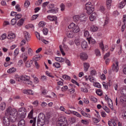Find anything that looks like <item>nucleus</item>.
<instances>
[{
    "instance_id": "obj_55",
    "label": "nucleus",
    "mask_w": 126,
    "mask_h": 126,
    "mask_svg": "<svg viewBox=\"0 0 126 126\" xmlns=\"http://www.w3.org/2000/svg\"><path fill=\"white\" fill-rule=\"evenodd\" d=\"M22 57L23 59L24 62H26L27 61V59H28V57L27 56L25 55V53H24L22 55Z\"/></svg>"
},
{
    "instance_id": "obj_2",
    "label": "nucleus",
    "mask_w": 126,
    "mask_h": 126,
    "mask_svg": "<svg viewBox=\"0 0 126 126\" xmlns=\"http://www.w3.org/2000/svg\"><path fill=\"white\" fill-rule=\"evenodd\" d=\"M46 123V117L45 114L42 113L39 114L37 119V126H43Z\"/></svg>"
},
{
    "instance_id": "obj_59",
    "label": "nucleus",
    "mask_w": 126,
    "mask_h": 126,
    "mask_svg": "<svg viewBox=\"0 0 126 126\" xmlns=\"http://www.w3.org/2000/svg\"><path fill=\"white\" fill-rule=\"evenodd\" d=\"M69 122H70L71 124H73L75 123V119L74 117H71L69 119Z\"/></svg>"
},
{
    "instance_id": "obj_29",
    "label": "nucleus",
    "mask_w": 126,
    "mask_h": 126,
    "mask_svg": "<svg viewBox=\"0 0 126 126\" xmlns=\"http://www.w3.org/2000/svg\"><path fill=\"white\" fill-rule=\"evenodd\" d=\"M89 79L90 82H92L93 83H94L95 82H96V79L92 76H89Z\"/></svg>"
},
{
    "instance_id": "obj_58",
    "label": "nucleus",
    "mask_w": 126,
    "mask_h": 126,
    "mask_svg": "<svg viewBox=\"0 0 126 126\" xmlns=\"http://www.w3.org/2000/svg\"><path fill=\"white\" fill-rule=\"evenodd\" d=\"M18 54H19V49L18 48H16L14 51V55L16 57Z\"/></svg>"
},
{
    "instance_id": "obj_14",
    "label": "nucleus",
    "mask_w": 126,
    "mask_h": 126,
    "mask_svg": "<svg viewBox=\"0 0 126 126\" xmlns=\"http://www.w3.org/2000/svg\"><path fill=\"white\" fill-rule=\"evenodd\" d=\"M106 8L110 10L111 6H112V0H106Z\"/></svg>"
},
{
    "instance_id": "obj_44",
    "label": "nucleus",
    "mask_w": 126,
    "mask_h": 126,
    "mask_svg": "<svg viewBox=\"0 0 126 126\" xmlns=\"http://www.w3.org/2000/svg\"><path fill=\"white\" fill-rule=\"evenodd\" d=\"M94 87H96L97 88H101V85L98 82H95L94 83Z\"/></svg>"
},
{
    "instance_id": "obj_32",
    "label": "nucleus",
    "mask_w": 126,
    "mask_h": 126,
    "mask_svg": "<svg viewBox=\"0 0 126 126\" xmlns=\"http://www.w3.org/2000/svg\"><path fill=\"white\" fill-rule=\"evenodd\" d=\"M72 114H73L74 116L78 117V118H82V115L76 111H72Z\"/></svg>"
},
{
    "instance_id": "obj_45",
    "label": "nucleus",
    "mask_w": 126,
    "mask_h": 126,
    "mask_svg": "<svg viewBox=\"0 0 126 126\" xmlns=\"http://www.w3.org/2000/svg\"><path fill=\"white\" fill-rule=\"evenodd\" d=\"M28 54L31 57L33 56V50L31 48H29L28 50Z\"/></svg>"
},
{
    "instance_id": "obj_20",
    "label": "nucleus",
    "mask_w": 126,
    "mask_h": 126,
    "mask_svg": "<svg viewBox=\"0 0 126 126\" xmlns=\"http://www.w3.org/2000/svg\"><path fill=\"white\" fill-rule=\"evenodd\" d=\"M84 36L87 38V40L90 37V33H89V31L88 30H84Z\"/></svg>"
},
{
    "instance_id": "obj_30",
    "label": "nucleus",
    "mask_w": 126,
    "mask_h": 126,
    "mask_svg": "<svg viewBox=\"0 0 126 126\" xmlns=\"http://www.w3.org/2000/svg\"><path fill=\"white\" fill-rule=\"evenodd\" d=\"M15 71H16V69L15 67L10 68L7 70L8 73H13Z\"/></svg>"
},
{
    "instance_id": "obj_4",
    "label": "nucleus",
    "mask_w": 126,
    "mask_h": 126,
    "mask_svg": "<svg viewBox=\"0 0 126 126\" xmlns=\"http://www.w3.org/2000/svg\"><path fill=\"white\" fill-rule=\"evenodd\" d=\"M86 9L88 14H91L94 11V6L91 2H88L86 4Z\"/></svg>"
},
{
    "instance_id": "obj_43",
    "label": "nucleus",
    "mask_w": 126,
    "mask_h": 126,
    "mask_svg": "<svg viewBox=\"0 0 126 126\" xmlns=\"http://www.w3.org/2000/svg\"><path fill=\"white\" fill-rule=\"evenodd\" d=\"M63 79H65V80H70L71 79L70 77H69L67 75H63Z\"/></svg>"
},
{
    "instance_id": "obj_27",
    "label": "nucleus",
    "mask_w": 126,
    "mask_h": 126,
    "mask_svg": "<svg viewBox=\"0 0 126 126\" xmlns=\"http://www.w3.org/2000/svg\"><path fill=\"white\" fill-rule=\"evenodd\" d=\"M55 60L56 62H59V63H63L64 62V59L62 57H55Z\"/></svg>"
},
{
    "instance_id": "obj_9",
    "label": "nucleus",
    "mask_w": 126,
    "mask_h": 126,
    "mask_svg": "<svg viewBox=\"0 0 126 126\" xmlns=\"http://www.w3.org/2000/svg\"><path fill=\"white\" fill-rule=\"evenodd\" d=\"M112 69L113 71H115V72H118V71H119V62H118V60H115L113 63L112 66Z\"/></svg>"
},
{
    "instance_id": "obj_24",
    "label": "nucleus",
    "mask_w": 126,
    "mask_h": 126,
    "mask_svg": "<svg viewBox=\"0 0 126 126\" xmlns=\"http://www.w3.org/2000/svg\"><path fill=\"white\" fill-rule=\"evenodd\" d=\"M81 114L83 117H86V118H91V115L90 114L86 113V112L83 111V110L81 112Z\"/></svg>"
},
{
    "instance_id": "obj_54",
    "label": "nucleus",
    "mask_w": 126,
    "mask_h": 126,
    "mask_svg": "<svg viewBox=\"0 0 126 126\" xmlns=\"http://www.w3.org/2000/svg\"><path fill=\"white\" fill-rule=\"evenodd\" d=\"M59 48L63 56H65V53H64V52H63V46L60 45L59 46Z\"/></svg>"
},
{
    "instance_id": "obj_10",
    "label": "nucleus",
    "mask_w": 126,
    "mask_h": 126,
    "mask_svg": "<svg viewBox=\"0 0 126 126\" xmlns=\"http://www.w3.org/2000/svg\"><path fill=\"white\" fill-rule=\"evenodd\" d=\"M10 118L9 117H4L3 118V124L5 126H9L10 125Z\"/></svg>"
},
{
    "instance_id": "obj_42",
    "label": "nucleus",
    "mask_w": 126,
    "mask_h": 126,
    "mask_svg": "<svg viewBox=\"0 0 126 126\" xmlns=\"http://www.w3.org/2000/svg\"><path fill=\"white\" fill-rule=\"evenodd\" d=\"M96 93L97 95H98V96H102L103 95V93H102V90L100 89H98L96 91Z\"/></svg>"
},
{
    "instance_id": "obj_18",
    "label": "nucleus",
    "mask_w": 126,
    "mask_h": 126,
    "mask_svg": "<svg viewBox=\"0 0 126 126\" xmlns=\"http://www.w3.org/2000/svg\"><path fill=\"white\" fill-rule=\"evenodd\" d=\"M99 47L101 49L102 52H105V51L108 50V46H105L104 47V44H103V42L99 43Z\"/></svg>"
},
{
    "instance_id": "obj_3",
    "label": "nucleus",
    "mask_w": 126,
    "mask_h": 126,
    "mask_svg": "<svg viewBox=\"0 0 126 126\" xmlns=\"http://www.w3.org/2000/svg\"><path fill=\"white\" fill-rule=\"evenodd\" d=\"M17 115H19V118H20V119H25V117H26L27 110L25 107H21L18 109V112H17Z\"/></svg>"
},
{
    "instance_id": "obj_33",
    "label": "nucleus",
    "mask_w": 126,
    "mask_h": 126,
    "mask_svg": "<svg viewBox=\"0 0 126 126\" xmlns=\"http://www.w3.org/2000/svg\"><path fill=\"white\" fill-rule=\"evenodd\" d=\"M74 33L73 32H69L67 33V37L68 38H73V36H74Z\"/></svg>"
},
{
    "instance_id": "obj_8",
    "label": "nucleus",
    "mask_w": 126,
    "mask_h": 126,
    "mask_svg": "<svg viewBox=\"0 0 126 126\" xmlns=\"http://www.w3.org/2000/svg\"><path fill=\"white\" fill-rule=\"evenodd\" d=\"M33 109H32L30 112L29 113L28 118L30 120L31 119H32V120H31L30 121V124H32V126H35L36 125V118H33Z\"/></svg>"
},
{
    "instance_id": "obj_41",
    "label": "nucleus",
    "mask_w": 126,
    "mask_h": 126,
    "mask_svg": "<svg viewBox=\"0 0 126 126\" xmlns=\"http://www.w3.org/2000/svg\"><path fill=\"white\" fill-rule=\"evenodd\" d=\"M95 55L96 57H100L101 56V53L100 52V50L99 49H96L95 50Z\"/></svg>"
},
{
    "instance_id": "obj_53",
    "label": "nucleus",
    "mask_w": 126,
    "mask_h": 126,
    "mask_svg": "<svg viewBox=\"0 0 126 126\" xmlns=\"http://www.w3.org/2000/svg\"><path fill=\"white\" fill-rule=\"evenodd\" d=\"M15 9L17 11H18L19 12L21 11V8H20V5H19V4L16 5Z\"/></svg>"
},
{
    "instance_id": "obj_36",
    "label": "nucleus",
    "mask_w": 126,
    "mask_h": 126,
    "mask_svg": "<svg viewBox=\"0 0 126 126\" xmlns=\"http://www.w3.org/2000/svg\"><path fill=\"white\" fill-rule=\"evenodd\" d=\"M53 66H55L56 68H61V64L58 62H55L53 64Z\"/></svg>"
},
{
    "instance_id": "obj_5",
    "label": "nucleus",
    "mask_w": 126,
    "mask_h": 126,
    "mask_svg": "<svg viewBox=\"0 0 126 126\" xmlns=\"http://www.w3.org/2000/svg\"><path fill=\"white\" fill-rule=\"evenodd\" d=\"M74 21L77 22V21H84L87 17L84 14H82L79 15H75L73 17Z\"/></svg>"
},
{
    "instance_id": "obj_56",
    "label": "nucleus",
    "mask_w": 126,
    "mask_h": 126,
    "mask_svg": "<svg viewBox=\"0 0 126 126\" xmlns=\"http://www.w3.org/2000/svg\"><path fill=\"white\" fill-rule=\"evenodd\" d=\"M93 121L95 124H97L100 122V119L99 118H93Z\"/></svg>"
},
{
    "instance_id": "obj_12",
    "label": "nucleus",
    "mask_w": 126,
    "mask_h": 126,
    "mask_svg": "<svg viewBox=\"0 0 126 126\" xmlns=\"http://www.w3.org/2000/svg\"><path fill=\"white\" fill-rule=\"evenodd\" d=\"M24 36L26 41H27V42H29V41H30V38H31V36L30 35V34L29 33V32H28L25 31L24 32Z\"/></svg>"
},
{
    "instance_id": "obj_62",
    "label": "nucleus",
    "mask_w": 126,
    "mask_h": 126,
    "mask_svg": "<svg viewBox=\"0 0 126 126\" xmlns=\"http://www.w3.org/2000/svg\"><path fill=\"white\" fill-rule=\"evenodd\" d=\"M6 38V34L3 33L1 35L0 39L1 40H5Z\"/></svg>"
},
{
    "instance_id": "obj_51",
    "label": "nucleus",
    "mask_w": 126,
    "mask_h": 126,
    "mask_svg": "<svg viewBox=\"0 0 126 126\" xmlns=\"http://www.w3.org/2000/svg\"><path fill=\"white\" fill-rule=\"evenodd\" d=\"M29 5H30V2H29V1H28V0H26L24 3L25 7L27 8V7H28L29 6Z\"/></svg>"
},
{
    "instance_id": "obj_50",
    "label": "nucleus",
    "mask_w": 126,
    "mask_h": 126,
    "mask_svg": "<svg viewBox=\"0 0 126 126\" xmlns=\"http://www.w3.org/2000/svg\"><path fill=\"white\" fill-rule=\"evenodd\" d=\"M103 110H104V111H105V112H106V113H107L108 114H109V113H110V109H109V108H108V107H107L106 106L103 105Z\"/></svg>"
},
{
    "instance_id": "obj_38",
    "label": "nucleus",
    "mask_w": 126,
    "mask_h": 126,
    "mask_svg": "<svg viewBox=\"0 0 126 126\" xmlns=\"http://www.w3.org/2000/svg\"><path fill=\"white\" fill-rule=\"evenodd\" d=\"M81 91L82 92H84V93H88V89H87V88L84 87H82L81 88Z\"/></svg>"
},
{
    "instance_id": "obj_28",
    "label": "nucleus",
    "mask_w": 126,
    "mask_h": 126,
    "mask_svg": "<svg viewBox=\"0 0 126 126\" xmlns=\"http://www.w3.org/2000/svg\"><path fill=\"white\" fill-rule=\"evenodd\" d=\"M126 4V3L124 1H122L118 4V7L119 8H124Z\"/></svg>"
},
{
    "instance_id": "obj_1",
    "label": "nucleus",
    "mask_w": 126,
    "mask_h": 126,
    "mask_svg": "<svg viewBox=\"0 0 126 126\" xmlns=\"http://www.w3.org/2000/svg\"><path fill=\"white\" fill-rule=\"evenodd\" d=\"M6 116H8L9 118L11 119H16V118H19V115H17V110L16 109L8 108L5 112Z\"/></svg>"
},
{
    "instance_id": "obj_46",
    "label": "nucleus",
    "mask_w": 126,
    "mask_h": 126,
    "mask_svg": "<svg viewBox=\"0 0 126 126\" xmlns=\"http://www.w3.org/2000/svg\"><path fill=\"white\" fill-rule=\"evenodd\" d=\"M32 64V61H27L26 63V67H30Z\"/></svg>"
},
{
    "instance_id": "obj_49",
    "label": "nucleus",
    "mask_w": 126,
    "mask_h": 126,
    "mask_svg": "<svg viewBox=\"0 0 126 126\" xmlns=\"http://www.w3.org/2000/svg\"><path fill=\"white\" fill-rule=\"evenodd\" d=\"M42 32L44 35H47L48 32H49V30L46 28H44L42 30Z\"/></svg>"
},
{
    "instance_id": "obj_22",
    "label": "nucleus",
    "mask_w": 126,
    "mask_h": 126,
    "mask_svg": "<svg viewBox=\"0 0 126 126\" xmlns=\"http://www.w3.org/2000/svg\"><path fill=\"white\" fill-rule=\"evenodd\" d=\"M108 105L109 107L110 108V109H111L112 110H114V106L113 105V101H112V99H108Z\"/></svg>"
},
{
    "instance_id": "obj_25",
    "label": "nucleus",
    "mask_w": 126,
    "mask_h": 126,
    "mask_svg": "<svg viewBox=\"0 0 126 126\" xmlns=\"http://www.w3.org/2000/svg\"><path fill=\"white\" fill-rule=\"evenodd\" d=\"M81 47L82 49H86L87 47H88V44H87V42L86 41H82L81 43Z\"/></svg>"
},
{
    "instance_id": "obj_64",
    "label": "nucleus",
    "mask_w": 126,
    "mask_h": 126,
    "mask_svg": "<svg viewBox=\"0 0 126 126\" xmlns=\"http://www.w3.org/2000/svg\"><path fill=\"white\" fill-rule=\"evenodd\" d=\"M108 23H109V18L106 17L105 21H104V25H107V24H108Z\"/></svg>"
},
{
    "instance_id": "obj_17",
    "label": "nucleus",
    "mask_w": 126,
    "mask_h": 126,
    "mask_svg": "<svg viewBox=\"0 0 126 126\" xmlns=\"http://www.w3.org/2000/svg\"><path fill=\"white\" fill-rule=\"evenodd\" d=\"M120 102H121L122 104H124L126 105V95H123L120 97Z\"/></svg>"
},
{
    "instance_id": "obj_31",
    "label": "nucleus",
    "mask_w": 126,
    "mask_h": 126,
    "mask_svg": "<svg viewBox=\"0 0 126 126\" xmlns=\"http://www.w3.org/2000/svg\"><path fill=\"white\" fill-rule=\"evenodd\" d=\"M18 126H25V120H21L18 123Z\"/></svg>"
},
{
    "instance_id": "obj_57",
    "label": "nucleus",
    "mask_w": 126,
    "mask_h": 126,
    "mask_svg": "<svg viewBox=\"0 0 126 126\" xmlns=\"http://www.w3.org/2000/svg\"><path fill=\"white\" fill-rule=\"evenodd\" d=\"M100 115L102 118H106L107 116V114H106V112L105 111H101Z\"/></svg>"
},
{
    "instance_id": "obj_23",
    "label": "nucleus",
    "mask_w": 126,
    "mask_h": 126,
    "mask_svg": "<svg viewBox=\"0 0 126 126\" xmlns=\"http://www.w3.org/2000/svg\"><path fill=\"white\" fill-rule=\"evenodd\" d=\"M90 29L92 32H96V31H98L99 29L98 28V27L96 26H91Z\"/></svg>"
},
{
    "instance_id": "obj_7",
    "label": "nucleus",
    "mask_w": 126,
    "mask_h": 126,
    "mask_svg": "<svg viewBox=\"0 0 126 126\" xmlns=\"http://www.w3.org/2000/svg\"><path fill=\"white\" fill-rule=\"evenodd\" d=\"M68 28L69 29H72V32L74 33H78L79 32V27L76 25L75 24L72 23H71L69 26H68Z\"/></svg>"
},
{
    "instance_id": "obj_40",
    "label": "nucleus",
    "mask_w": 126,
    "mask_h": 126,
    "mask_svg": "<svg viewBox=\"0 0 126 126\" xmlns=\"http://www.w3.org/2000/svg\"><path fill=\"white\" fill-rule=\"evenodd\" d=\"M0 109L2 110V111H3L5 109V103L2 102L0 106Z\"/></svg>"
},
{
    "instance_id": "obj_19",
    "label": "nucleus",
    "mask_w": 126,
    "mask_h": 126,
    "mask_svg": "<svg viewBox=\"0 0 126 126\" xmlns=\"http://www.w3.org/2000/svg\"><path fill=\"white\" fill-rule=\"evenodd\" d=\"M96 17H97V14L96 13H93L90 16V20L91 21H94L96 19Z\"/></svg>"
},
{
    "instance_id": "obj_26",
    "label": "nucleus",
    "mask_w": 126,
    "mask_h": 126,
    "mask_svg": "<svg viewBox=\"0 0 126 126\" xmlns=\"http://www.w3.org/2000/svg\"><path fill=\"white\" fill-rule=\"evenodd\" d=\"M90 65L87 63H84V69L85 71H87L89 68Z\"/></svg>"
},
{
    "instance_id": "obj_15",
    "label": "nucleus",
    "mask_w": 126,
    "mask_h": 126,
    "mask_svg": "<svg viewBox=\"0 0 126 126\" xmlns=\"http://www.w3.org/2000/svg\"><path fill=\"white\" fill-rule=\"evenodd\" d=\"M15 34L9 32L7 36V38L8 39V40H13V39L15 38Z\"/></svg>"
},
{
    "instance_id": "obj_60",
    "label": "nucleus",
    "mask_w": 126,
    "mask_h": 126,
    "mask_svg": "<svg viewBox=\"0 0 126 126\" xmlns=\"http://www.w3.org/2000/svg\"><path fill=\"white\" fill-rule=\"evenodd\" d=\"M11 24L12 25H15L16 24V19H12L11 21Z\"/></svg>"
},
{
    "instance_id": "obj_37",
    "label": "nucleus",
    "mask_w": 126,
    "mask_h": 126,
    "mask_svg": "<svg viewBox=\"0 0 126 126\" xmlns=\"http://www.w3.org/2000/svg\"><path fill=\"white\" fill-rule=\"evenodd\" d=\"M95 75H97V72L96 70H93L90 72V76H95Z\"/></svg>"
},
{
    "instance_id": "obj_39",
    "label": "nucleus",
    "mask_w": 126,
    "mask_h": 126,
    "mask_svg": "<svg viewBox=\"0 0 126 126\" xmlns=\"http://www.w3.org/2000/svg\"><path fill=\"white\" fill-rule=\"evenodd\" d=\"M121 93L123 96H126V88L122 89Z\"/></svg>"
},
{
    "instance_id": "obj_35",
    "label": "nucleus",
    "mask_w": 126,
    "mask_h": 126,
    "mask_svg": "<svg viewBox=\"0 0 126 126\" xmlns=\"http://www.w3.org/2000/svg\"><path fill=\"white\" fill-rule=\"evenodd\" d=\"M81 123L83 125H89V121L88 120L83 119L81 120Z\"/></svg>"
},
{
    "instance_id": "obj_48",
    "label": "nucleus",
    "mask_w": 126,
    "mask_h": 126,
    "mask_svg": "<svg viewBox=\"0 0 126 126\" xmlns=\"http://www.w3.org/2000/svg\"><path fill=\"white\" fill-rule=\"evenodd\" d=\"M58 13L57 10L51 9L47 11V13Z\"/></svg>"
},
{
    "instance_id": "obj_21",
    "label": "nucleus",
    "mask_w": 126,
    "mask_h": 126,
    "mask_svg": "<svg viewBox=\"0 0 126 126\" xmlns=\"http://www.w3.org/2000/svg\"><path fill=\"white\" fill-rule=\"evenodd\" d=\"M24 23V19L23 18H22L19 20V21L17 23V26H18V27H21V26L23 25Z\"/></svg>"
},
{
    "instance_id": "obj_63",
    "label": "nucleus",
    "mask_w": 126,
    "mask_h": 126,
    "mask_svg": "<svg viewBox=\"0 0 126 126\" xmlns=\"http://www.w3.org/2000/svg\"><path fill=\"white\" fill-rule=\"evenodd\" d=\"M122 118H123V120H125L126 121V111L124 112L122 116Z\"/></svg>"
},
{
    "instance_id": "obj_47",
    "label": "nucleus",
    "mask_w": 126,
    "mask_h": 126,
    "mask_svg": "<svg viewBox=\"0 0 126 126\" xmlns=\"http://www.w3.org/2000/svg\"><path fill=\"white\" fill-rule=\"evenodd\" d=\"M90 99L92 102H94V103L97 102V98H96V97L93 96H90Z\"/></svg>"
},
{
    "instance_id": "obj_61",
    "label": "nucleus",
    "mask_w": 126,
    "mask_h": 126,
    "mask_svg": "<svg viewBox=\"0 0 126 126\" xmlns=\"http://www.w3.org/2000/svg\"><path fill=\"white\" fill-rule=\"evenodd\" d=\"M49 3H50L49 1H46V2H44L42 4L43 8H45V7H46V6H47V5H48L49 4Z\"/></svg>"
},
{
    "instance_id": "obj_52",
    "label": "nucleus",
    "mask_w": 126,
    "mask_h": 126,
    "mask_svg": "<svg viewBox=\"0 0 126 126\" xmlns=\"http://www.w3.org/2000/svg\"><path fill=\"white\" fill-rule=\"evenodd\" d=\"M74 42L75 45H76L77 46H79L80 45V41L78 38H75Z\"/></svg>"
},
{
    "instance_id": "obj_11",
    "label": "nucleus",
    "mask_w": 126,
    "mask_h": 126,
    "mask_svg": "<svg viewBox=\"0 0 126 126\" xmlns=\"http://www.w3.org/2000/svg\"><path fill=\"white\" fill-rule=\"evenodd\" d=\"M16 77H17L16 78V80H17L18 81H19V80H20V79H21V80H24V81H27V80H30V77L29 76H27V75H23L20 78H18V75L16 76Z\"/></svg>"
},
{
    "instance_id": "obj_13",
    "label": "nucleus",
    "mask_w": 126,
    "mask_h": 126,
    "mask_svg": "<svg viewBox=\"0 0 126 126\" xmlns=\"http://www.w3.org/2000/svg\"><path fill=\"white\" fill-rule=\"evenodd\" d=\"M80 58L82 61H85L88 59V56L85 53H82L80 54Z\"/></svg>"
},
{
    "instance_id": "obj_34",
    "label": "nucleus",
    "mask_w": 126,
    "mask_h": 126,
    "mask_svg": "<svg viewBox=\"0 0 126 126\" xmlns=\"http://www.w3.org/2000/svg\"><path fill=\"white\" fill-rule=\"evenodd\" d=\"M88 41L89 43V44H94L95 43V40L94 39H92V37L91 36H90L89 38H88Z\"/></svg>"
},
{
    "instance_id": "obj_16",
    "label": "nucleus",
    "mask_w": 126,
    "mask_h": 126,
    "mask_svg": "<svg viewBox=\"0 0 126 126\" xmlns=\"http://www.w3.org/2000/svg\"><path fill=\"white\" fill-rule=\"evenodd\" d=\"M47 18L49 20H50V21H57V20L58 19L57 16H51V15L47 16Z\"/></svg>"
},
{
    "instance_id": "obj_6",
    "label": "nucleus",
    "mask_w": 126,
    "mask_h": 126,
    "mask_svg": "<svg viewBox=\"0 0 126 126\" xmlns=\"http://www.w3.org/2000/svg\"><path fill=\"white\" fill-rule=\"evenodd\" d=\"M67 122L66 118L64 116H62L58 119V126H67V124H66Z\"/></svg>"
}]
</instances>
